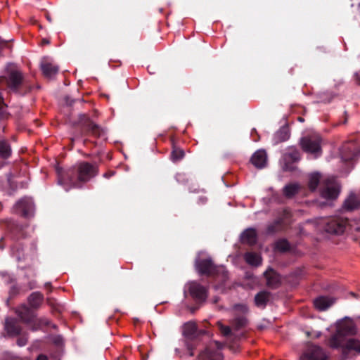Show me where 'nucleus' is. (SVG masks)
Segmentation results:
<instances>
[{
	"mask_svg": "<svg viewBox=\"0 0 360 360\" xmlns=\"http://www.w3.org/2000/svg\"><path fill=\"white\" fill-rule=\"evenodd\" d=\"M27 286H28V288L29 290H32V289H34L37 288L36 286V282L32 281H30L27 284Z\"/></svg>",
	"mask_w": 360,
	"mask_h": 360,
	"instance_id": "43",
	"label": "nucleus"
},
{
	"mask_svg": "<svg viewBox=\"0 0 360 360\" xmlns=\"http://www.w3.org/2000/svg\"><path fill=\"white\" fill-rule=\"evenodd\" d=\"M20 291L21 287L19 285L16 283L12 285L8 291L9 297L7 300V304H8L9 300L13 299L15 297H16L20 293Z\"/></svg>",
	"mask_w": 360,
	"mask_h": 360,
	"instance_id": "37",
	"label": "nucleus"
},
{
	"mask_svg": "<svg viewBox=\"0 0 360 360\" xmlns=\"http://www.w3.org/2000/svg\"><path fill=\"white\" fill-rule=\"evenodd\" d=\"M234 309L242 313V314H236L234 318L231 320V324L235 330H239L246 327L248 320L245 316L248 312V307L243 304H236Z\"/></svg>",
	"mask_w": 360,
	"mask_h": 360,
	"instance_id": "13",
	"label": "nucleus"
},
{
	"mask_svg": "<svg viewBox=\"0 0 360 360\" xmlns=\"http://www.w3.org/2000/svg\"><path fill=\"white\" fill-rule=\"evenodd\" d=\"M53 328H56V325H53Z\"/></svg>",
	"mask_w": 360,
	"mask_h": 360,
	"instance_id": "59",
	"label": "nucleus"
},
{
	"mask_svg": "<svg viewBox=\"0 0 360 360\" xmlns=\"http://www.w3.org/2000/svg\"><path fill=\"white\" fill-rule=\"evenodd\" d=\"M347 112H345V119H344V121H343V124H346L347 122Z\"/></svg>",
	"mask_w": 360,
	"mask_h": 360,
	"instance_id": "50",
	"label": "nucleus"
},
{
	"mask_svg": "<svg viewBox=\"0 0 360 360\" xmlns=\"http://www.w3.org/2000/svg\"><path fill=\"white\" fill-rule=\"evenodd\" d=\"M347 223V219L333 217L327 220L324 229L327 233L338 235L344 233Z\"/></svg>",
	"mask_w": 360,
	"mask_h": 360,
	"instance_id": "9",
	"label": "nucleus"
},
{
	"mask_svg": "<svg viewBox=\"0 0 360 360\" xmlns=\"http://www.w3.org/2000/svg\"><path fill=\"white\" fill-rule=\"evenodd\" d=\"M34 209V205L33 200L29 197L22 198L13 207L14 212L25 218L32 216Z\"/></svg>",
	"mask_w": 360,
	"mask_h": 360,
	"instance_id": "8",
	"label": "nucleus"
},
{
	"mask_svg": "<svg viewBox=\"0 0 360 360\" xmlns=\"http://www.w3.org/2000/svg\"><path fill=\"white\" fill-rule=\"evenodd\" d=\"M185 153L184 150L177 147L174 143L172 145V150L171 152L170 158L172 162H176L184 158Z\"/></svg>",
	"mask_w": 360,
	"mask_h": 360,
	"instance_id": "35",
	"label": "nucleus"
},
{
	"mask_svg": "<svg viewBox=\"0 0 360 360\" xmlns=\"http://www.w3.org/2000/svg\"><path fill=\"white\" fill-rule=\"evenodd\" d=\"M4 330L9 337H16L20 335L22 327L18 323L16 319L13 317H6L4 323Z\"/></svg>",
	"mask_w": 360,
	"mask_h": 360,
	"instance_id": "17",
	"label": "nucleus"
},
{
	"mask_svg": "<svg viewBox=\"0 0 360 360\" xmlns=\"http://www.w3.org/2000/svg\"><path fill=\"white\" fill-rule=\"evenodd\" d=\"M276 248L281 252H287L290 250L289 242L286 239H281L276 243Z\"/></svg>",
	"mask_w": 360,
	"mask_h": 360,
	"instance_id": "36",
	"label": "nucleus"
},
{
	"mask_svg": "<svg viewBox=\"0 0 360 360\" xmlns=\"http://www.w3.org/2000/svg\"><path fill=\"white\" fill-rule=\"evenodd\" d=\"M12 149L10 143L6 140H0V158L6 160L11 156Z\"/></svg>",
	"mask_w": 360,
	"mask_h": 360,
	"instance_id": "29",
	"label": "nucleus"
},
{
	"mask_svg": "<svg viewBox=\"0 0 360 360\" xmlns=\"http://www.w3.org/2000/svg\"><path fill=\"white\" fill-rule=\"evenodd\" d=\"M298 120L300 121V122H303L304 121V119L301 117H298Z\"/></svg>",
	"mask_w": 360,
	"mask_h": 360,
	"instance_id": "52",
	"label": "nucleus"
},
{
	"mask_svg": "<svg viewBox=\"0 0 360 360\" xmlns=\"http://www.w3.org/2000/svg\"><path fill=\"white\" fill-rule=\"evenodd\" d=\"M337 349L342 352V360L348 358L352 352L360 354V340L355 338H347L341 341L340 345Z\"/></svg>",
	"mask_w": 360,
	"mask_h": 360,
	"instance_id": "10",
	"label": "nucleus"
},
{
	"mask_svg": "<svg viewBox=\"0 0 360 360\" xmlns=\"http://www.w3.org/2000/svg\"><path fill=\"white\" fill-rule=\"evenodd\" d=\"M242 243L253 245L257 243V234L255 229L248 228L245 229L240 236Z\"/></svg>",
	"mask_w": 360,
	"mask_h": 360,
	"instance_id": "21",
	"label": "nucleus"
},
{
	"mask_svg": "<svg viewBox=\"0 0 360 360\" xmlns=\"http://www.w3.org/2000/svg\"><path fill=\"white\" fill-rule=\"evenodd\" d=\"M290 136V129L288 125L281 127L274 134L273 137L274 144L276 145L289 139Z\"/></svg>",
	"mask_w": 360,
	"mask_h": 360,
	"instance_id": "24",
	"label": "nucleus"
},
{
	"mask_svg": "<svg viewBox=\"0 0 360 360\" xmlns=\"http://www.w3.org/2000/svg\"><path fill=\"white\" fill-rule=\"evenodd\" d=\"M52 342L57 346H61L63 344V338L60 335H55L52 338Z\"/></svg>",
	"mask_w": 360,
	"mask_h": 360,
	"instance_id": "39",
	"label": "nucleus"
},
{
	"mask_svg": "<svg viewBox=\"0 0 360 360\" xmlns=\"http://www.w3.org/2000/svg\"><path fill=\"white\" fill-rule=\"evenodd\" d=\"M351 295H352L353 297H356V294H355L354 292H351Z\"/></svg>",
	"mask_w": 360,
	"mask_h": 360,
	"instance_id": "55",
	"label": "nucleus"
},
{
	"mask_svg": "<svg viewBox=\"0 0 360 360\" xmlns=\"http://www.w3.org/2000/svg\"><path fill=\"white\" fill-rule=\"evenodd\" d=\"M253 133H257V131H256V129H252V134Z\"/></svg>",
	"mask_w": 360,
	"mask_h": 360,
	"instance_id": "54",
	"label": "nucleus"
},
{
	"mask_svg": "<svg viewBox=\"0 0 360 360\" xmlns=\"http://www.w3.org/2000/svg\"><path fill=\"white\" fill-rule=\"evenodd\" d=\"M183 334L188 340H193L198 336L197 325L194 322H187L184 326Z\"/></svg>",
	"mask_w": 360,
	"mask_h": 360,
	"instance_id": "25",
	"label": "nucleus"
},
{
	"mask_svg": "<svg viewBox=\"0 0 360 360\" xmlns=\"http://www.w3.org/2000/svg\"><path fill=\"white\" fill-rule=\"evenodd\" d=\"M50 321L46 318H34V321L32 323L30 326V329L33 331L41 329L43 326H49Z\"/></svg>",
	"mask_w": 360,
	"mask_h": 360,
	"instance_id": "34",
	"label": "nucleus"
},
{
	"mask_svg": "<svg viewBox=\"0 0 360 360\" xmlns=\"http://www.w3.org/2000/svg\"><path fill=\"white\" fill-rule=\"evenodd\" d=\"M7 229L14 240H19L26 237L23 226L13 221H8Z\"/></svg>",
	"mask_w": 360,
	"mask_h": 360,
	"instance_id": "20",
	"label": "nucleus"
},
{
	"mask_svg": "<svg viewBox=\"0 0 360 360\" xmlns=\"http://www.w3.org/2000/svg\"><path fill=\"white\" fill-rule=\"evenodd\" d=\"M188 292L191 296L199 302H205L207 297V289L196 281L189 283Z\"/></svg>",
	"mask_w": 360,
	"mask_h": 360,
	"instance_id": "14",
	"label": "nucleus"
},
{
	"mask_svg": "<svg viewBox=\"0 0 360 360\" xmlns=\"http://www.w3.org/2000/svg\"><path fill=\"white\" fill-rule=\"evenodd\" d=\"M360 206V202L356 195L352 193L345 200L342 209L346 211H352L357 209Z\"/></svg>",
	"mask_w": 360,
	"mask_h": 360,
	"instance_id": "27",
	"label": "nucleus"
},
{
	"mask_svg": "<svg viewBox=\"0 0 360 360\" xmlns=\"http://www.w3.org/2000/svg\"><path fill=\"white\" fill-rule=\"evenodd\" d=\"M359 153V146L354 142H349L342 146L340 155L343 161L349 162L354 160Z\"/></svg>",
	"mask_w": 360,
	"mask_h": 360,
	"instance_id": "16",
	"label": "nucleus"
},
{
	"mask_svg": "<svg viewBox=\"0 0 360 360\" xmlns=\"http://www.w3.org/2000/svg\"><path fill=\"white\" fill-rule=\"evenodd\" d=\"M190 355L193 356V353L192 352H191Z\"/></svg>",
	"mask_w": 360,
	"mask_h": 360,
	"instance_id": "57",
	"label": "nucleus"
},
{
	"mask_svg": "<svg viewBox=\"0 0 360 360\" xmlns=\"http://www.w3.org/2000/svg\"><path fill=\"white\" fill-rule=\"evenodd\" d=\"M321 184V175L319 173L316 172L309 175L308 186L311 192L315 191L318 186Z\"/></svg>",
	"mask_w": 360,
	"mask_h": 360,
	"instance_id": "33",
	"label": "nucleus"
},
{
	"mask_svg": "<svg viewBox=\"0 0 360 360\" xmlns=\"http://www.w3.org/2000/svg\"><path fill=\"white\" fill-rule=\"evenodd\" d=\"M217 301H218V298H215L214 302H217Z\"/></svg>",
	"mask_w": 360,
	"mask_h": 360,
	"instance_id": "56",
	"label": "nucleus"
},
{
	"mask_svg": "<svg viewBox=\"0 0 360 360\" xmlns=\"http://www.w3.org/2000/svg\"><path fill=\"white\" fill-rule=\"evenodd\" d=\"M41 70L46 77L51 78L58 72L59 68L46 59H44L41 63Z\"/></svg>",
	"mask_w": 360,
	"mask_h": 360,
	"instance_id": "22",
	"label": "nucleus"
},
{
	"mask_svg": "<svg viewBox=\"0 0 360 360\" xmlns=\"http://www.w3.org/2000/svg\"><path fill=\"white\" fill-rule=\"evenodd\" d=\"M42 41H43L44 44H49V41L48 39H44Z\"/></svg>",
	"mask_w": 360,
	"mask_h": 360,
	"instance_id": "51",
	"label": "nucleus"
},
{
	"mask_svg": "<svg viewBox=\"0 0 360 360\" xmlns=\"http://www.w3.org/2000/svg\"><path fill=\"white\" fill-rule=\"evenodd\" d=\"M300 360H327V356L321 347L310 345L300 357Z\"/></svg>",
	"mask_w": 360,
	"mask_h": 360,
	"instance_id": "15",
	"label": "nucleus"
},
{
	"mask_svg": "<svg viewBox=\"0 0 360 360\" xmlns=\"http://www.w3.org/2000/svg\"><path fill=\"white\" fill-rule=\"evenodd\" d=\"M98 165L96 162H81L68 169L65 173L58 170V182H69L74 187L81 188L82 185L98 174Z\"/></svg>",
	"mask_w": 360,
	"mask_h": 360,
	"instance_id": "2",
	"label": "nucleus"
},
{
	"mask_svg": "<svg viewBox=\"0 0 360 360\" xmlns=\"http://www.w3.org/2000/svg\"><path fill=\"white\" fill-rule=\"evenodd\" d=\"M217 325L219 326L220 332L222 333L224 336L229 337L231 335L232 332L229 326H224L221 322H218Z\"/></svg>",
	"mask_w": 360,
	"mask_h": 360,
	"instance_id": "38",
	"label": "nucleus"
},
{
	"mask_svg": "<svg viewBox=\"0 0 360 360\" xmlns=\"http://www.w3.org/2000/svg\"><path fill=\"white\" fill-rule=\"evenodd\" d=\"M81 128V136L91 133L96 137H100L103 134L101 127L95 124L86 114H80L76 124Z\"/></svg>",
	"mask_w": 360,
	"mask_h": 360,
	"instance_id": "6",
	"label": "nucleus"
},
{
	"mask_svg": "<svg viewBox=\"0 0 360 360\" xmlns=\"http://www.w3.org/2000/svg\"><path fill=\"white\" fill-rule=\"evenodd\" d=\"M267 156L265 150H259L256 151L251 158V162L257 168H263L266 164Z\"/></svg>",
	"mask_w": 360,
	"mask_h": 360,
	"instance_id": "23",
	"label": "nucleus"
},
{
	"mask_svg": "<svg viewBox=\"0 0 360 360\" xmlns=\"http://www.w3.org/2000/svg\"><path fill=\"white\" fill-rule=\"evenodd\" d=\"M44 295L39 291L32 292L27 298L28 307L34 311L39 310L44 303Z\"/></svg>",
	"mask_w": 360,
	"mask_h": 360,
	"instance_id": "19",
	"label": "nucleus"
},
{
	"mask_svg": "<svg viewBox=\"0 0 360 360\" xmlns=\"http://www.w3.org/2000/svg\"><path fill=\"white\" fill-rule=\"evenodd\" d=\"M205 354H207V355H209V356H210V355H211V352H210L208 349H205L204 352H201V353L200 354V356L202 358H203V356H204Z\"/></svg>",
	"mask_w": 360,
	"mask_h": 360,
	"instance_id": "46",
	"label": "nucleus"
},
{
	"mask_svg": "<svg viewBox=\"0 0 360 360\" xmlns=\"http://www.w3.org/2000/svg\"><path fill=\"white\" fill-rule=\"evenodd\" d=\"M195 266L200 274L212 277L218 283L214 285L216 290L222 289L229 278L224 266L215 265L210 258L198 260Z\"/></svg>",
	"mask_w": 360,
	"mask_h": 360,
	"instance_id": "3",
	"label": "nucleus"
},
{
	"mask_svg": "<svg viewBox=\"0 0 360 360\" xmlns=\"http://www.w3.org/2000/svg\"><path fill=\"white\" fill-rule=\"evenodd\" d=\"M207 200V198L205 196L200 197L198 199V203L199 204H205L206 203Z\"/></svg>",
	"mask_w": 360,
	"mask_h": 360,
	"instance_id": "45",
	"label": "nucleus"
},
{
	"mask_svg": "<svg viewBox=\"0 0 360 360\" xmlns=\"http://www.w3.org/2000/svg\"><path fill=\"white\" fill-rule=\"evenodd\" d=\"M264 276L266 281V285L271 289L278 288L281 284V276L272 268H269Z\"/></svg>",
	"mask_w": 360,
	"mask_h": 360,
	"instance_id": "18",
	"label": "nucleus"
},
{
	"mask_svg": "<svg viewBox=\"0 0 360 360\" xmlns=\"http://www.w3.org/2000/svg\"><path fill=\"white\" fill-rule=\"evenodd\" d=\"M188 349L191 351L193 349V347L191 345H188Z\"/></svg>",
	"mask_w": 360,
	"mask_h": 360,
	"instance_id": "53",
	"label": "nucleus"
},
{
	"mask_svg": "<svg viewBox=\"0 0 360 360\" xmlns=\"http://www.w3.org/2000/svg\"><path fill=\"white\" fill-rule=\"evenodd\" d=\"M283 226V219L278 218L274 220L272 223L267 225L266 233L268 235H273L276 233L281 231Z\"/></svg>",
	"mask_w": 360,
	"mask_h": 360,
	"instance_id": "28",
	"label": "nucleus"
},
{
	"mask_svg": "<svg viewBox=\"0 0 360 360\" xmlns=\"http://www.w3.org/2000/svg\"><path fill=\"white\" fill-rule=\"evenodd\" d=\"M27 342V340L25 337H20L17 340V344L20 346H25Z\"/></svg>",
	"mask_w": 360,
	"mask_h": 360,
	"instance_id": "41",
	"label": "nucleus"
},
{
	"mask_svg": "<svg viewBox=\"0 0 360 360\" xmlns=\"http://www.w3.org/2000/svg\"><path fill=\"white\" fill-rule=\"evenodd\" d=\"M214 344L217 349H221L222 347V344L218 341H215Z\"/></svg>",
	"mask_w": 360,
	"mask_h": 360,
	"instance_id": "48",
	"label": "nucleus"
},
{
	"mask_svg": "<svg viewBox=\"0 0 360 360\" xmlns=\"http://www.w3.org/2000/svg\"><path fill=\"white\" fill-rule=\"evenodd\" d=\"M300 158V150L296 147H289L287 152L283 155V169L289 172L294 171L295 169L294 163L299 162Z\"/></svg>",
	"mask_w": 360,
	"mask_h": 360,
	"instance_id": "11",
	"label": "nucleus"
},
{
	"mask_svg": "<svg viewBox=\"0 0 360 360\" xmlns=\"http://www.w3.org/2000/svg\"><path fill=\"white\" fill-rule=\"evenodd\" d=\"M321 143V136L317 133L307 134L300 140L302 150L313 155L314 158L320 157L322 154Z\"/></svg>",
	"mask_w": 360,
	"mask_h": 360,
	"instance_id": "5",
	"label": "nucleus"
},
{
	"mask_svg": "<svg viewBox=\"0 0 360 360\" xmlns=\"http://www.w3.org/2000/svg\"><path fill=\"white\" fill-rule=\"evenodd\" d=\"M35 86L25 79L23 73L14 64L6 65L3 75L0 76V90L7 89L8 92L19 96H25L31 93ZM0 91V120H6L11 115Z\"/></svg>",
	"mask_w": 360,
	"mask_h": 360,
	"instance_id": "1",
	"label": "nucleus"
},
{
	"mask_svg": "<svg viewBox=\"0 0 360 360\" xmlns=\"http://www.w3.org/2000/svg\"><path fill=\"white\" fill-rule=\"evenodd\" d=\"M356 331L354 321L345 317L337 323L336 332L329 338L328 344L331 348H338L341 341L347 339V336L355 335Z\"/></svg>",
	"mask_w": 360,
	"mask_h": 360,
	"instance_id": "4",
	"label": "nucleus"
},
{
	"mask_svg": "<svg viewBox=\"0 0 360 360\" xmlns=\"http://www.w3.org/2000/svg\"><path fill=\"white\" fill-rule=\"evenodd\" d=\"M270 292L262 291L255 297V302L257 307H265L269 300Z\"/></svg>",
	"mask_w": 360,
	"mask_h": 360,
	"instance_id": "31",
	"label": "nucleus"
},
{
	"mask_svg": "<svg viewBox=\"0 0 360 360\" xmlns=\"http://www.w3.org/2000/svg\"><path fill=\"white\" fill-rule=\"evenodd\" d=\"M333 301L327 297H319L314 300L315 307L319 310H326L330 307Z\"/></svg>",
	"mask_w": 360,
	"mask_h": 360,
	"instance_id": "30",
	"label": "nucleus"
},
{
	"mask_svg": "<svg viewBox=\"0 0 360 360\" xmlns=\"http://www.w3.org/2000/svg\"><path fill=\"white\" fill-rule=\"evenodd\" d=\"M319 192L322 198L333 200L337 198L340 193V186L335 178H327L321 181Z\"/></svg>",
	"mask_w": 360,
	"mask_h": 360,
	"instance_id": "7",
	"label": "nucleus"
},
{
	"mask_svg": "<svg viewBox=\"0 0 360 360\" xmlns=\"http://www.w3.org/2000/svg\"><path fill=\"white\" fill-rule=\"evenodd\" d=\"M37 360H48L47 357L45 355L40 354Z\"/></svg>",
	"mask_w": 360,
	"mask_h": 360,
	"instance_id": "47",
	"label": "nucleus"
},
{
	"mask_svg": "<svg viewBox=\"0 0 360 360\" xmlns=\"http://www.w3.org/2000/svg\"><path fill=\"white\" fill-rule=\"evenodd\" d=\"M15 313L20 319V321L29 327L36 318L35 311L28 307L26 304H20L15 309Z\"/></svg>",
	"mask_w": 360,
	"mask_h": 360,
	"instance_id": "12",
	"label": "nucleus"
},
{
	"mask_svg": "<svg viewBox=\"0 0 360 360\" xmlns=\"http://www.w3.org/2000/svg\"><path fill=\"white\" fill-rule=\"evenodd\" d=\"M5 246H6V245H5L4 238L1 237L0 238V250H4Z\"/></svg>",
	"mask_w": 360,
	"mask_h": 360,
	"instance_id": "44",
	"label": "nucleus"
},
{
	"mask_svg": "<svg viewBox=\"0 0 360 360\" xmlns=\"http://www.w3.org/2000/svg\"><path fill=\"white\" fill-rule=\"evenodd\" d=\"M245 259L248 264L255 266L260 265L262 263L260 256L255 252H246L245 254Z\"/></svg>",
	"mask_w": 360,
	"mask_h": 360,
	"instance_id": "32",
	"label": "nucleus"
},
{
	"mask_svg": "<svg viewBox=\"0 0 360 360\" xmlns=\"http://www.w3.org/2000/svg\"><path fill=\"white\" fill-rule=\"evenodd\" d=\"M301 189L297 183H291L285 185L283 188V194L286 198H292Z\"/></svg>",
	"mask_w": 360,
	"mask_h": 360,
	"instance_id": "26",
	"label": "nucleus"
},
{
	"mask_svg": "<svg viewBox=\"0 0 360 360\" xmlns=\"http://www.w3.org/2000/svg\"><path fill=\"white\" fill-rule=\"evenodd\" d=\"M358 8H360V2L358 4Z\"/></svg>",
	"mask_w": 360,
	"mask_h": 360,
	"instance_id": "58",
	"label": "nucleus"
},
{
	"mask_svg": "<svg viewBox=\"0 0 360 360\" xmlns=\"http://www.w3.org/2000/svg\"><path fill=\"white\" fill-rule=\"evenodd\" d=\"M176 179L179 183L186 184L188 182V179L186 178V175L183 173H178L176 175Z\"/></svg>",
	"mask_w": 360,
	"mask_h": 360,
	"instance_id": "40",
	"label": "nucleus"
},
{
	"mask_svg": "<svg viewBox=\"0 0 360 360\" xmlns=\"http://www.w3.org/2000/svg\"><path fill=\"white\" fill-rule=\"evenodd\" d=\"M115 172L114 171H109V172L103 174V177H105L106 179H109L111 176H112L115 174Z\"/></svg>",
	"mask_w": 360,
	"mask_h": 360,
	"instance_id": "42",
	"label": "nucleus"
},
{
	"mask_svg": "<svg viewBox=\"0 0 360 360\" xmlns=\"http://www.w3.org/2000/svg\"><path fill=\"white\" fill-rule=\"evenodd\" d=\"M45 288L47 289H51V283L50 282H47L45 283Z\"/></svg>",
	"mask_w": 360,
	"mask_h": 360,
	"instance_id": "49",
	"label": "nucleus"
}]
</instances>
